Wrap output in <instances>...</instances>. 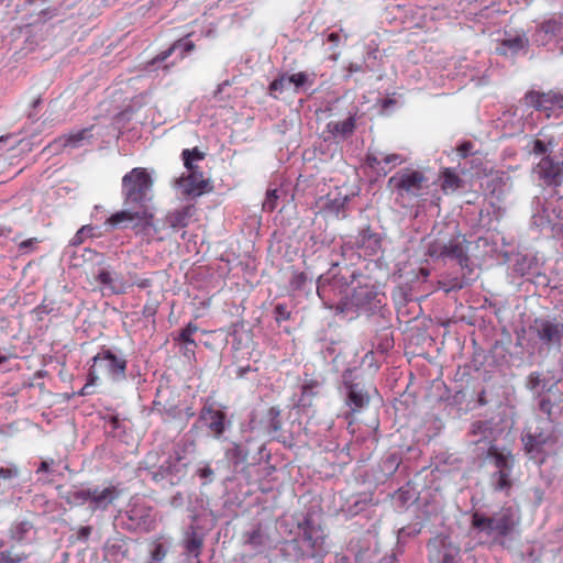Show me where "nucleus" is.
I'll list each match as a JSON object with an SVG mask.
<instances>
[{
    "label": "nucleus",
    "mask_w": 563,
    "mask_h": 563,
    "mask_svg": "<svg viewBox=\"0 0 563 563\" xmlns=\"http://www.w3.org/2000/svg\"><path fill=\"white\" fill-rule=\"evenodd\" d=\"M472 526L490 537H504L511 532L515 521L510 509L503 510L493 517H486L475 512L472 517Z\"/></svg>",
    "instance_id": "nucleus-5"
},
{
    "label": "nucleus",
    "mask_w": 563,
    "mask_h": 563,
    "mask_svg": "<svg viewBox=\"0 0 563 563\" xmlns=\"http://www.w3.org/2000/svg\"><path fill=\"white\" fill-rule=\"evenodd\" d=\"M153 180L145 168L135 167L122 178V194L126 209L112 214L107 223L133 229L151 227L152 214L146 202L151 200Z\"/></svg>",
    "instance_id": "nucleus-1"
},
{
    "label": "nucleus",
    "mask_w": 563,
    "mask_h": 563,
    "mask_svg": "<svg viewBox=\"0 0 563 563\" xmlns=\"http://www.w3.org/2000/svg\"><path fill=\"white\" fill-rule=\"evenodd\" d=\"M526 387L534 395H541L548 389V380L539 372H532L529 374L526 380Z\"/></svg>",
    "instance_id": "nucleus-23"
},
{
    "label": "nucleus",
    "mask_w": 563,
    "mask_h": 563,
    "mask_svg": "<svg viewBox=\"0 0 563 563\" xmlns=\"http://www.w3.org/2000/svg\"><path fill=\"white\" fill-rule=\"evenodd\" d=\"M393 167H394V166H391V165H390V166L387 168V170H384V174H387V172H390V170L393 169Z\"/></svg>",
    "instance_id": "nucleus-60"
},
{
    "label": "nucleus",
    "mask_w": 563,
    "mask_h": 563,
    "mask_svg": "<svg viewBox=\"0 0 563 563\" xmlns=\"http://www.w3.org/2000/svg\"><path fill=\"white\" fill-rule=\"evenodd\" d=\"M167 554L166 548L162 543H156L151 552V559L153 562H161Z\"/></svg>",
    "instance_id": "nucleus-39"
},
{
    "label": "nucleus",
    "mask_w": 563,
    "mask_h": 563,
    "mask_svg": "<svg viewBox=\"0 0 563 563\" xmlns=\"http://www.w3.org/2000/svg\"><path fill=\"white\" fill-rule=\"evenodd\" d=\"M528 43V40L525 36L517 35L511 38L504 40L496 48V51L501 55L516 54L519 51L523 49Z\"/></svg>",
    "instance_id": "nucleus-22"
},
{
    "label": "nucleus",
    "mask_w": 563,
    "mask_h": 563,
    "mask_svg": "<svg viewBox=\"0 0 563 563\" xmlns=\"http://www.w3.org/2000/svg\"><path fill=\"white\" fill-rule=\"evenodd\" d=\"M540 409L545 412L550 418L553 416V408L549 400L542 399L540 402Z\"/></svg>",
    "instance_id": "nucleus-47"
},
{
    "label": "nucleus",
    "mask_w": 563,
    "mask_h": 563,
    "mask_svg": "<svg viewBox=\"0 0 563 563\" xmlns=\"http://www.w3.org/2000/svg\"><path fill=\"white\" fill-rule=\"evenodd\" d=\"M328 40H329V41H332V42L338 41V40H339V35H338V34H335V33H331V34L329 35Z\"/></svg>",
    "instance_id": "nucleus-55"
},
{
    "label": "nucleus",
    "mask_w": 563,
    "mask_h": 563,
    "mask_svg": "<svg viewBox=\"0 0 563 563\" xmlns=\"http://www.w3.org/2000/svg\"><path fill=\"white\" fill-rule=\"evenodd\" d=\"M187 170L189 174L177 180V186L183 190V194L187 196H200L209 189V180L197 170V166H192L191 169Z\"/></svg>",
    "instance_id": "nucleus-12"
},
{
    "label": "nucleus",
    "mask_w": 563,
    "mask_h": 563,
    "mask_svg": "<svg viewBox=\"0 0 563 563\" xmlns=\"http://www.w3.org/2000/svg\"><path fill=\"white\" fill-rule=\"evenodd\" d=\"M311 393H312L311 386H308V385L303 386V395L311 394Z\"/></svg>",
    "instance_id": "nucleus-56"
},
{
    "label": "nucleus",
    "mask_w": 563,
    "mask_h": 563,
    "mask_svg": "<svg viewBox=\"0 0 563 563\" xmlns=\"http://www.w3.org/2000/svg\"><path fill=\"white\" fill-rule=\"evenodd\" d=\"M472 147H473V145L470 142L463 143L462 145L459 146L460 155L462 157H465Z\"/></svg>",
    "instance_id": "nucleus-49"
},
{
    "label": "nucleus",
    "mask_w": 563,
    "mask_h": 563,
    "mask_svg": "<svg viewBox=\"0 0 563 563\" xmlns=\"http://www.w3.org/2000/svg\"><path fill=\"white\" fill-rule=\"evenodd\" d=\"M229 454H232L234 455L235 457H238L239 460H245L246 455H242V451H241V448L236 444H234L233 449L229 450L228 451V455Z\"/></svg>",
    "instance_id": "nucleus-48"
},
{
    "label": "nucleus",
    "mask_w": 563,
    "mask_h": 563,
    "mask_svg": "<svg viewBox=\"0 0 563 563\" xmlns=\"http://www.w3.org/2000/svg\"><path fill=\"white\" fill-rule=\"evenodd\" d=\"M405 162V158L399 154H384L383 163L386 165L397 166Z\"/></svg>",
    "instance_id": "nucleus-40"
},
{
    "label": "nucleus",
    "mask_w": 563,
    "mask_h": 563,
    "mask_svg": "<svg viewBox=\"0 0 563 563\" xmlns=\"http://www.w3.org/2000/svg\"><path fill=\"white\" fill-rule=\"evenodd\" d=\"M393 167H394V166H391V165H390V166L387 168V170H384V174H387V172H390V170L393 169Z\"/></svg>",
    "instance_id": "nucleus-62"
},
{
    "label": "nucleus",
    "mask_w": 563,
    "mask_h": 563,
    "mask_svg": "<svg viewBox=\"0 0 563 563\" xmlns=\"http://www.w3.org/2000/svg\"><path fill=\"white\" fill-rule=\"evenodd\" d=\"M393 167H394V166H391V165H390V166L387 168V170H384V174H387V172H390V170L393 169Z\"/></svg>",
    "instance_id": "nucleus-61"
},
{
    "label": "nucleus",
    "mask_w": 563,
    "mask_h": 563,
    "mask_svg": "<svg viewBox=\"0 0 563 563\" xmlns=\"http://www.w3.org/2000/svg\"><path fill=\"white\" fill-rule=\"evenodd\" d=\"M279 415L280 410L275 407L269 408L267 411V418L269 420L268 427L273 432H277L282 429V421L279 419Z\"/></svg>",
    "instance_id": "nucleus-34"
},
{
    "label": "nucleus",
    "mask_w": 563,
    "mask_h": 563,
    "mask_svg": "<svg viewBox=\"0 0 563 563\" xmlns=\"http://www.w3.org/2000/svg\"><path fill=\"white\" fill-rule=\"evenodd\" d=\"M355 129V120L352 115L343 121H330L327 124V132L334 139L344 140L349 137Z\"/></svg>",
    "instance_id": "nucleus-18"
},
{
    "label": "nucleus",
    "mask_w": 563,
    "mask_h": 563,
    "mask_svg": "<svg viewBox=\"0 0 563 563\" xmlns=\"http://www.w3.org/2000/svg\"><path fill=\"white\" fill-rule=\"evenodd\" d=\"M185 547L190 554L198 556L202 547V538L192 531L187 536Z\"/></svg>",
    "instance_id": "nucleus-29"
},
{
    "label": "nucleus",
    "mask_w": 563,
    "mask_h": 563,
    "mask_svg": "<svg viewBox=\"0 0 563 563\" xmlns=\"http://www.w3.org/2000/svg\"><path fill=\"white\" fill-rule=\"evenodd\" d=\"M93 228L90 225H82L69 241L70 246H78L85 242L88 236L92 235Z\"/></svg>",
    "instance_id": "nucleus-32"
},
{
    "label": "nucleus",
    "mask_w": 563,
    "mask_h": 563,
    "mask_svg": "<svg viewBox=\"0 0 563 563\" xmlns=\"http://www.w3.org/2000/svg\"><path fill=\"white\" fill-rule=\"evenodd\" d=\"M318 295L321 297L323 291V280L322 277L318 280V287H317Z\"/></svg>",
    "instance_id": "nucleus-53"
},
{
    "label": "nucleus",
    "mask_w": 563,
    "mask_h": 563,
    "mask_svg": "<svg viewBox=\"0 0 563 563\" xmlns=\"http://www.w3.org/2000/svg\"><path fill=\"white\" fill-rule=\"evenodd\" d=\"M199 420L216 439H220L225 431L227 424H230L227 421L225 413L213 406H205L200 411Z\"/></svg>",
    "instance_id": "nucleus-10"
},
{
    "label": "nucleus",
    "mask_w": 563,
    "mask_h": 563,
    "mask_svg": "<svg viewBox=\"0 0 563 563\" xmlns=\"http://www.w3.org/2000/svg\"><path fill=\"white\" fill-rule=\"evenodd\" d=\"M346 200H347L346 197H344L342 199H334L328 207L331 211L339 214L340 209H342L344 207V205L346 203Z\"/></svg>",
    "instance_id": "nucleus-44"
},
{
    "label": "nucleus",
    "mask_w": 563,
    "mask_h": 563,
    "mask_svg": "<svg viewBox=\"0 0 563 563\" xmlns=\"http://www.w3.org/2000/svg\"><path fill=\"white\" fill-rule=\"evenodd\" d=\"M198 327L194 323H189L185 329L179 333L178 340L181 341L186 345L185 355L187 357L190 354H194V347L196 346L195 340L192 335L197 332Z\"/></svg>",
    "instance_id": "nucleus-24"
},
{
    "label": "nucleus",
    "mask_w": 563,
    "mask_h": 563,
    "mask_svg": "<svg viewBox=\"0 0 563 563\" xmlns=\"http://www.w3.org/2000/svg\"><path fill=\"white\" fill-rule=\"evenodd\" d=\"M96 280L99 282L101 285L108 287L109 289L115 291V282H117V274L112 272L111 269L103 267L99 268L95 276Z\"/></svg>",
    "instance_id": "nucleus-27"
},
{
    "label": "nucleus",
    "mask_w": 563,
    "mask_h": 563,
    "mask_svg": "<svg viewBox=\"0 0 563 563\" xmlns=\"http://www.w3.org/2000/svg\"><path fill=\"white\" fill-rule=\"evenodd\" d=\"M161 455L158 452H150L142 462V468L153 481H168L172 485L176 484L185 474L187 463L184 461L181 450H175L172 454L159 463Z\"/></svg>",
    "instance_id": "nucleus-2"
},
{
    "label": "nucleus",
    "mask_w": 563,
    "mask_h": 563,
    "mask_svg": "<svg viewBox=\"0 0 563 563\" xmlns=\"http://www.w3.org/2000/svg\"><path fill=\"white\" fill-rule=\"evenodd\" d=\"M530 330L547 345L560 346L563 340V322L556 319H536Z\"/></svg>",
    "instance_id": "nucleus-7"
},
{
    "label": "nucleus",
    "mask_w": 563,
    "mask_h": 563,
    "mask_svg": "<svg viewBox=\"0 0 563 563\" xmlns=\"http://www.w3.org/2000/svg\"><path fill=\"white\" fill-rule=\"evenodd\" d=\"M563 34V24L556 19L544 21L536 33V42L547 45L553 38Z\"/></svg>",
    "instance_id": "nucleus-16"
},
{
    "label": "nucleus",
    "mask_w": 563,
    "mask_h": 563,
    "mask_svg": "<svg viewBox=\"0 0 563 563\" xmlns=\"http://www.w3.org/2000/svg\"><path fill=\"white\" fill-rule=\"evenodd\" d=\"M19 471L16 467H0V479H9L16 477Z\"/></svg>",
    "instance_id": "nucleus-42"
},
{
    "label": "nucleus",
    "mask_w": 563,
    "mask_h": 563,
    "mask_svg": "<svg viewBox=\"0 0 563 563\" xmlns=\"http://www.w3.org/2000/svg\"><path fill=\"white\" fill-rule=\"evenodd\" d=\"M126 361L121 355L114 354L110 350H102L92 358V365L89 369V377L95 384L101 375L111 380L119 382L125 378Z\"/></svg>",
    "instance_id": "nucleus-4"
},
{
    "label": "nucleus",
    "mask_w": 563,
    "mask_h": 563,
    "mask_svg": "<svg viewBox=\"0 0 563 563\" xmlns=\"http://www.w3.org/2000/svg\"><path fill=\"white\" fill-rule=\"evenodd\" d=\"M429 179L417 169L404 168L388 179V186L400 198L416 199L428 189Z\"/></svg>",
    "instance_id": "nucleus-3"
},
{
    "label": "nucleus",
    "mask_w": 563,
    "mask_h": 563,
    "mask_svg": "<svg viewBox=\"0 0 563 563\" xmlns=\"http://www.w3.org/2000/svg\"><path fill=\"white\" fill-rule=\"evenodd\" d=\"M225 85H227V82H224L223 85L218 86V90L216 91V93L220 92L222 87L225 86Z\"/></svg>",
    "instance_id": "nucleus-59"
},
{
    "label": "nucleus",
    "mask_w": 563,
    "mask_h": 563,
    "mask_svg": "<svg viewBox=\"0 0 563 563\" xmlns=\"http://www.w3.org/2000/svg\"><path fill=\"white\" fill-rule=\"evenodd\" d=\"M37 243L38 240L36 238L24 240L19 244V252L21 254H29L36 247Z\"/></svg>",
    "instance_id": "nucleus-38"
},
{
    "label": "nucleus",
    "mask_w": 563,
    "mask_h": 563,
    "mask_svg": "<svg viewBox=\"0 0 563 563\" xmlns=\"http://www.w3.org/2000/svg\"><path fill=\"white\" fill-rule=\"evenodd\" d=\"M489 483L494 490L508 494L514 483L512 472L495 471L490 475Z\"/></svg>",
    "instance_id": "nucleus-21"
},
{
    "label": "nucleus",
    "mask_w": 563,
    "mask_h": 563,
    "mask_svg": "<svg viewBox=\"0 0 563 563\" xmlns=\"http://www.w3.org/2000/svg\"><path fill=\"white\" fill-rule=\"evenodd\" d=\"M314 84V75L307 71L285 73L273 80L269 85L271 95L277 98V92L291 91L299 93L307 91Z\"/></svg>",
    "instance_id": "nucleus-6"
},
{
    "label": "nucleus",
    "mask_w": 563,
    "mask_h": 563,
    "mask_svg": "<svg viewBox=\"0 0 563 563\" xmlns=\"http://www.w3.org/2000/svg\"><path fill=\"white\" fill-rule=\"evenodd\" d=\"M194 208L191 206L168 212L165 217V223L173 230H178L188 225L189 219L192 217Z\"/></svg>",
    "instance_id": "nucleus-19"
},
{
    "label": "nucleus",
    "mask_w": 563,
    "mask_h": 563,
    "mask_svg": "<svg viewBox=\"0 0 563 563\" xmlns=\"http://www.w3.org/2000/svg\"><path fill=\"white\" fill-rule=\"evenodd\" d=\"M393 167H394V166H391V165H390V166L387 168V170H384V174H387V172H390V170L393 169Z\"/></svg>",
    "instance_id": "nucleus-63"
},
{
    "label": "nucleus",
    "mask_w": 563,
    "mask_h": 563,
    "mask_svg": "<svg viewBox=\"0 0 563 563\" xmlns=\"http://www.w3.org/2000/svg\"><path fill=\"white\" fill-rule=\"evenodd\" d=\"M525 446L527 452L530 454V457L534 460L536 463H543L544 456L548 453L549 449L553 445V440L550 435L540 434H527L523 438Z\"/></svg>",
    "instance_id": "nucleus-13"
},
{
    "label": "nucleus",
    "mask_w": 563,
    "mask_h": 563,
    "mask_svg": "<svg viewBox=\"0 0 563 563\" xmlns=\"http://www.w3.org/2000/svg\"><path fill=\"white\" fill-rule=\"evenodd\" d=\"M487 457L492 461L496 471L512 472L515 457L509 451L499 450L497 446L490 445Z\"/></svg>",
    "instance_id": "nucleus-17"
},
{
    "label": "nucleus",
    "mask_w": 563,
    "mask_h": 563,
    "mask_svg": "<svg viewBox=\"0 0 563 563\" xmlns=\"http://www.w3.org/2000/svg\"><path fill=\"white\" fill-rule=\"evenodd\" d=\"M367 163L371 167L376 168L383 163V153L368 154Z\"/></svg>",
    "instance_id": "nucleus-43"
},
{
    "label": "nucleus",
    "mask_w": 563,
    "mask_h": 563,
    "mask_svg": "<svg viewBox=\"0 0 563 563\" xmlns=\"http://www.w3.org/2000/svg\"><path fill=\"white\" fill-rule=\"evenodd\" d=\"M121 490L113 486H97L91 490L90 507L92 510H106L120 497Z\"/></svg>",
    "instance_id": "nucleus-14"
},
{
    "label": "nucleus",
    "mask_w": 563,
    "mask_h": 563,
    "mask_svg": "<svg viewBox=\"0 0 563 563\" xmlns=\"http://www.w3.org/2000/svg\"><path fill=\"white\" fill-rule=\"evenodd\" d=\"M26 559L24 553H14L12 551L0 552V563H21Z\"/></svg>",
    "instance_id": "nucleus-35"
},
{
    "label": "nucleus",
    "mask_w": 563,
    "mask_h": 563,
    "mask_svg": "<svg viewBox=\"0 0 563 563\" xmlns=\"http://www.w3.org/2000/svg\"><path fill=\"white\" fill-rule=\"evenodd\" d=\"M553 145L552 143H544L541 140H533L532 141V147L530 152L534 155H544L548 156L552 153Z\"/></svg>",
    "instance_id": "nucleus-33"
},
{
    "label": "nucleus",
    "mask_w": 563,
    "mask_h": 563,
    "mask_svg": "<svg viewBox=\"0 0 563 563\" xmlns=\"http://www.w3.org/2000/svg\"><path fill=\"white\" fill-rule=\"evenodd\" d=\"M466 240L464 236H456L451 239L448 243L443 244L434 242L429 246V254L431 256H442L456 260L460 265L464 266L468 262L467 249L465 246Z\"/></svg>",
    "instance_id": "nucleus-8"
},
{
    "label": "nucleus",
    "mask_w": 563,
    "mask_h": 563,
    "mask_svg": "<svg viewBox=\"0 0 563 563\" xmlns=\"http://www.w3.org/2000/svg\"><path fill=\"white\" fill-rule=\"evenodd\" d=\"M205 152L200 151L198 147H194L191 150L186 148L181 153V158L184 161V165L187 169H191L195 166L196 161H202L205 158Z\"/></svg>",
    "instance_id": "nucleus-28"
},
{
    "label": "nucleus",
    "mask_w": 563,
    "mask_h": 563,
    "mask_svg": "<svg viewBox=\"0 0 563 563\" xmlns=\"http://www.w3.org/2000/svg\"><path fill=\"white\" fill-rule=\"evenodd\" d=\"M91 137L90 129H84L76 133H71L65 140V145H69L71 147H78L82 144V141Z\"/></svg>",
    "instance_id": "nucleus-30"
},
{
    "label": "nucleus",
    "mask_w": 563,
    "mask_h": 563,
    "mask_svg": "<svg viewBox=\"0 0 563 563\" xmlns=\"http://www.w3.org/2000/svg\"><path fill=\"white\" fill-rule=\"evenodd\" d=\"M441 188L445 194L454 192L461 187L462 180L451 169L446 168L441 175Z\"/></svg>",
    "instance_id": "nucleus-25"
},
{
    "label": "nucleus",
    "mask_w": 563,
    "mask_h": 563,
    "mask_svg": "<svg viewBox=\"0 0 563 563\" xmlns=\"http://www.w3.org/2000/svg\"><path fill=\"white\" fill-rule=\"evenodd\" d=\"M355 244L364 251L365 255H375L380 250L382 241L377 233L369 228H365L357 234Z\"/></svg>",
    "instance_id": "nucleus-15"
},
{
    "label": "nucleus",
    "mask_w": 563,
    "mask_h": 563,
    "mask_svg": "<svg viewBox=\"0 0 563 563\" xmlns=\"http://www.w3.org/2000/svg\"><path fill=\"white\" fill-rule=\"evenodd\" d=\"M342 378L346 389L347 405L352 408V411L355 412L366 407L369 402L368 393L361 384L352 380V372H344Z\"/></svg>",
    "instance_id": "nucleus-11"
},
{
    "label": "nucleus",
    "mask_w": 563,
    "mask_h": 563,
    "mask_svg": "<svg viewBox=\"0 0 563 563\" xmlns=\"http://www.w3.org/2000/svg\"><path fill=\"white\" fill-rule=\"evenodd\" d=\"M90 533H91V528L90 527H81L78 530V538L82 539V540H87L88 537L90 536Z\"/></svg>",
    "instance_id": "nucleus-50"
},
{
    "label": "nucleus",
    "mask_w": 563,
    "mask_h": 563,
    "mask_svg": "<svg viewBox=\"0 0 563 563\" xmlns=\"http://www.w3.org/2000/svg\"><path fill=\"white\" fill-rule=\"evenodd\" d=\"M533 495L538 504H540L543 500V492L540 488H534Z\"/></svg>",
    "instance_id": "nucleus-51"
},
{
    "label": "nucleus",
    "mask_w": 563,
    "mask_h": 563,
    "mask_svg": "<svg viewBox=\"0 0 563 563\" xmlns=\"http://www.w3.org/2000/svg\"><path fill=\"white\" fill-rule=\"evenodd\" d=\"M31 530L32 525L26 520L14 522L9 530L10 538L16 542H21Z\"/></svg>",
    "instance_id": "nucleus-26"
},
{
    "label": "nucleus",
    "mask_w": 563,
    "mask_h": 563,
    "mask_svg": "<svg viewBox=\"0 0 563 563\" xmlns=\"http://www.w3.org/2000/svg\"><path fill=\"white\" fill-rule=\"evenodd\" d=\"M275 318L278 322L287 320L290 316V312L287 310V307L284 305H277L275 307Z\"/></svg>",
    "instance_id": "nucleus-41"
},
{
    "label": "nucleus",
    "mask_w": 563,
    "mask_h": 563,
    "mask_svg": "<svg viewBox=\"0 0 563 563\" xmlns=\"http://www.w3.org/2000/svg\"><path fill=\"white\" fill-rule=\"evenodd\" d=\"M130 514H131V515H130V518H131V519H134V518L136 517V516L134 515V510H133V509H131V510H130Z\"/></svg>",
    "instance_id": "nucleus-58"
},
{
    "label": "nucleus",
    "mask_w": 563,
    "mask_h": 563,
    "mask_svg": "<svg viewBox=\"0 0 563 563\" xmlns=\"http://www.w3.org/2000/svg\"><path fill=\"white\" fill-rule=\"evenodd\" d=\"M311 532L312 531H310V530L309 531L308 530L305 531L303 541L307 542L312 548L320 547L321 543H322V540H319V538L313 539L312 536H311Z\"/></svg>",
    "instance_id": "nucleus-45"
},
{
    "label": "nucleus",
    "mask_w": 563,
    "mask_h": 563,
    "mask_svg": "<svg viewBox=\"0 0 563 563\" xmlns=\"http://www.w3.org/2000/svg\"><path fill=\"white\" fill-rule=\"evenodd\" d=\"M303 278H305L303 274H300V275L298 276V279H303Z\"/></svg>",
    "instance_id": "nucleus-64"
},
{
    "label": "nucleus",
    "mask_w": 563,
    "mask_h": 563,
    "mask_svg": "<svg viewBox=\"0 0 563 563\" xmlns=\"http://www.w3.org/2000/svg\"><path fill=\"white\" fill-rule=\"evenodd\" d=\"M92 488L80 489L73 493V499L77 504L90 503Z\"/></svg>",
    "instance_id": "nucleus-37"
},
{
    "label": "nucleus",
    "mask_w": 563,
    "mask_h": 563,
    "mask_svg": "<svg viewBox=\"0 0 563 563\" xmlns=\"http://www.w3.org/2000/svg\"><path fill=\"white\" fill-rule=\"evenodd\" d=\"M90 385H93V384H92V383H91V380L89 379V383H88V384H86V385L82 387V389H81V393H80V394H81V395H89V394H90V391H89V387H90Z\"/></svg>",
    "instance_id": "nucleus-54"
},
{
    "label": "nucleus",
    "mask_w": 563,
    "mask_h": 563,
    "mask_svg": "<svg viewBox=\"0 0 563 563\" xmlns=\"http://www.w3.org/2000/svg\"><path fill=\"white\" fill-rule=\"evenodd\" d=\"M277 199V190H268L266 194V198L263 202V209L266 211H273L276 208Z\"/></svg>",
    "instance_id": "nucleus-36"
},
{
    "label": "nucleus",
    "mask_w": 563,
    "mask_h": 563,
    "mask_svg": "<svg viewBox=\"0 0 563 563\" xmlns=\"http://www.w3.org/2000/svg\"><path fill=\"white\" fill-rule=\"evenodd\" d=\"M534 173L544 185L558 187L563 183V162L544 156L534 167Z\"/></svg>",
    "instance_id": "nucleus-9"
},
{
    "label": "nucleus",
    "mask_w": 563,
    "mask_h": 563,
    "mask_svg": "<svg viewBox=\"0 0 563 563\" xmlns=\"http://www.w3.org/2000/svg\"><path fill=\"white\" fill-rule=\"evenodd\" d=\"M194 48V43L190 41H178L174 43L169 48L158 54L155 58L152 59L151 65H159L162 62L166 60L173 53L180 51L178 57L183 59L185 54L190 52Z\"/></svg>",
    "instance_id": "nucleus-20"
},
{
    "label": "nucleus",
    "mask_w": 563,
    "mask_h": 563,
    "mask_svg": "<svg viewBox=\"0 0 563 563\" xmlns=\"http://www.w3.org/2000/svg\"><path fill=\"white\" fill-rule=\"evenodd\" d=\"M7 361V357L3 355H0V364L4 363Z\"/></svg>",
    "instance_id": "nucleus-57"
},
{
    "label": "nucleus",
    "mask_w": 563,
    "mask_h": 563,
    "mask_svg": "<svg viewBox=\"0 0 563 563\" xmlns=\"http://www.w3.org/2000/svg\"><path fill=\"white\" fill-rule=\"evenodd\" d=\"M526 100L529 104L533 106L536 109H547L545 103L550 101V97L545 93L539 92H529L526 95Z\"/></svg>",
    "instance_id": "nucleus-31"
},
{
    "label": "nucleus",
    "mask_w": 563,
    "mask_h": 563,
    "mask_svg": "<svg viewBox=\"0 0 563 563\" xmlns=\"http://www.w3.org/2000/svg\"><path fill=\"white\" fill-rule=\"evenodd\" d=\"M198 475L201 477V478H205L207 481H212V476H213V471L210 466H203L201 468L198 470Z\"/></svg>",
    "instance_id": "nucleus-46"
},
{
    "label": "nucleus",
    "mask_w": 563,
    "mask_h": 563,
    "mask_svg": "<svg viewBox=\"0 0 563 563\" xmlns=\"http://www.w3.org/2000/svg\"><path fill=\"white\" fill-rule=\"evenodd\" d=\"M49 465L51 463L47 462V461H43L41 464H40V467L37 468V472H48L49 470Z\"/></svg>",
    "instance_id": "nucleus-52"
}]
</instances>
